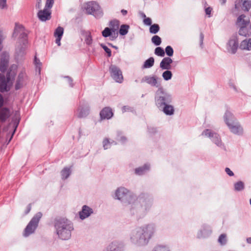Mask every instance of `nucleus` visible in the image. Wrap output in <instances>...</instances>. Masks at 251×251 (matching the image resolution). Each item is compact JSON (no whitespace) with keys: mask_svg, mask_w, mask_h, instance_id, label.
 Instances as JSON below:
<instances>
[{"mask_svg":"<svg viewBox=\"0 0 251 251\" xmlns=\"http://www.w3.org/2000/svg\"><path fill=\"white\" fill-rule=\"evenodd\" d=\"M55 227L57 234L63 240H67L71 236V231L73 230L72 224L65 218H59L55 220Z\"/></svg>","mask_w":251,"mask_h":251,"instance_id":"nucleus-1","label":"nucleus"},{"mask_svg":"<svg viewBox=\"0 0 251 251\" xmlns=\"http://www.w3.org/2000/svg\"><path fill=\"white\" fill-rule=\"evenodd\" d=\"M224 119L226 125L232 133L238 135L243 134V127L231 112L226 110L224 116Z\"/></svg>","mask_w":251,"mask_h":251,"instance_id":"nucleus-2","label":"nucleus"},{"mask_svg":"<svg viewBox=\"0 0 251 251\" xmlns=\"http://www.w3.org/2000/svg\"><path fill=\"white\" fill-rule=\"evenodd\" d=\"M15 75L16 73L15 72H12L11 71L8 73L6 79L3 75L0 74V91L1 92H3L9 90Z\"/></svg>","mask_w":251,"mask_h":251,"instance_id":"nucleus-3","label":"nucleus"},{"mask_svg":"<svg viewBox=\"0 0 251 251\" xmlns=\"http://www.w3.org/2000/svg\"><path fill=\"white\" fill-rule=\"evenodd\" d=\"M42 216V214L38 212L33 217L25 229L24 236L27 237L34 232Z\"/></svg>","mask_w":251,"mask_h":251,"instance_id":"nucleus-4","label":"nucleus"},{"mask_svg":"<svg viewBox=\"0 0 251 251\" xmlns=\"http://www.w3.org/2000/svg\"><path fill=\"white\" fill-rule=\"evenodd\" d=\"M202 135L209 138L218 147L225 150H226L224 144L222 142L221 137L218 133L213 132L211 129H207L202 132Z\"/></svg>","mask_w":251,"mask_h":251,"instance_id":"nucleus-5","label":"nucleus"},{"mask_svg":"<svg viewBox=\"0 0 251 251\" xmlns=\"http://www.w3.org/2000/svg\"><path fill=\"white\" fill-rule=\"evenodd\" d=\"M109 72L111 76L116 82L121 83L123 82L124 77L121 70L115 65H111L109 67Z\"/></svg>","mask_w":251,"mask_h":251,"instance_id":"nucleus-6","label":"nucleus"},{"mask_svg":"<svg viewBox=\"0 0 251 251\" xmlns=\"http://www.w3.org/2000/svg\"><path fill=\"white\" fill-rule=\"evenodd\" d=\"M26 36V34L24 32V29L23 26L16 24L13 33V37H19L20 38V42H23V44L25 45L27 42Z\"/></svg>","mask_w":251,"mask_h":251,"instance_id":"nucleus-7","label":"nucleus"},{"mask_svg":"<svg viewBox=\"0 0 251 251\" xmlns=\"http://www.w3.org/2000/svg\"><path fill=\"white\" fill-rule=\"evenodd\" d=\"M211 227L206 225H203L201 229L198 232L197 237L199 238H206L208 237L211 233Z\"/></svg>","mask_w":251,"mask_h":251,"instance_id":"nucleus-8","label":"nucleus"},{"mask_svg":"<svg viewBox=\"0 0 251 251\" xmlns=\"http://www.w3.org/2000/svg\"><path fill=\"white\" fill-rule=\"evenodd\" d=\"M152 234V230L151 227H146L143 228L142 231L138 232V235L140 236V240H143L146 243L147 240L150 239Z\"/></svg>","mask_w":251,"mask_h":251,"instance_id":"nucleus-9","label":"nucleus"},{"mask_svg":"<svg viewBox=\"0 0 251 251\" xmlns=\"http://www.w3.org/2000/svg\"><path fill=\"white\" fill-rule=\"evenodd\" d=\"M37 16L40 20L43 22L46 21L51 18V11L50 9L44 8L43 10L39 11Z\"/></svg>","mask_w":251,"mask_h":251,"instance_id":"nucleus-10","label":"nucleus"},{"mask_svg":"<svg viewBox=\"0 0 251 251\" xmlns=\"http://www.w3.org/2000/svg\"><path fill=\"white\" fill-rule=\"evenodd\" d=\"M9 61V55L7 53L4 52L0 56V70L1 72H4L8 66Z\"/></svg>","mask_w":251,"mask_h":251,"instance_id":"nucleus-11","label":"nucleus"},{"mask_svg":"<svg viewBox=\"0 0 251 251\" xmlns=\"http://www.w3.org/2000/svg\"><path fill=\"white\" fill-rule=\"evenodd\" d=\"M160 107L166 104H169L172 102V97L167 93H162L159 97Z\"/></svg>","mask_w":251,"mask_h":251,"instance_id":"nucleus-12","label":"nucleus"},{"mask_svg":"<svg viewBox=\"0 0 251 251\" xmlns=\"http://www.w3.org/2000/svg\"><path fill=\"white\" fill-rule=\"evenodd\" d=\"M238 47L237 40L235 37H232L228 42V50H230L232 53H235Z\"/></svg>","mask_w":251,"mask_h":251,"instance_id":"nucleus-13","label":"nucleus"},{"mask_svg":"<svg viewBox=\"0 0 251 251\" xmlns=\"http://www.w3.org/2000/svg\"><path fill=\"white\" fill-rule=\"evenodd\" d=\"M120 26V22L118 20H113L110 22L109 24V28L111 30L114 35V38H116L118 35V29Z\"/></svg>","mask_w":251,"mask_h":251,"instance_id":"nucleus-14","label":"nucleus"},{"mask_svg":"<svg viewBox=\"0 0 251 251\" xmlns=\"http://www.w3.org/2000/svg\"><path fill=\"white\" fill-rule=\"evenodd\" d=\"M113 115L111 108L106 107L103 108L100 112V116L101 119H109Z\"/></svg>","mask_w":251,"mask_h":251,"instance_id":"nucleus-15","label":"nucleus"},{"mask_svg":"<svg viewBox=\"0 0 251 251\" xmlns=\"http://www.w3.org/2000/svg\"><path fill=\"white\" fill-rule=\"evenodd\" d=\"M238 6H242L244 11H248L251 7V0H239L238 4H235V7L238 9Z\"/></svg>","mask_w":251,"mask_h":251,"instance_id":"nucleus-16","label":"nucleus"},{"mask_svg":"<svg viewBox=\"0 0 251 251\" xmlns=\"http://www.w3.org/2000/svg\"><path fill=\"white\" fill-rule=\"evenodd\" d=\"M172 59L169 57L164 58L160 63V67L163 70H170L172 69L171 64Z\"/></svg>","mask_w":251,"mask_h":251,"instance_id":"nucleus-17","label":"nucleus"},{"mask_svg":"<svg viewBox=\"0 0 251 251\" xmlns=\"http://www.w3.org/2000/svg\"><path fill=\"white\" fill-rule=\"evenodd\" d=\"M26 76L25 71H22L18 75V79L15 85L16 89L21 88L25 84Z\"/></svg>","mask_w":251,"mask_h":251,"instance_id":"nucleus-18","label":"nucleus"},{"mask_svg":"<svg viewBox=\"0 0 251 251\" xmlns=\"http://www.w3.org/2000/svg\"><path fill=\"white\" fill-rule=\"evenodd\" d=\"M93 213L92 209L89 207L84 205L82 207V210L79 212V216L82 220L88 217Z\"/></svg>","mask_w":251,"mask_h":251,"instance_id":"nucleus-19","label":"nucleus"},{"mask_svg":"<svg viewBox=\"0 0 251 251\" xmlns=\"http://www.w3.org/2000/svg\"><path fill=\"white\" fill-rule=\"evenodd\" d=\"M64 32V29L61 26H58L56 29L54 33V36L56 38L55 42L58 45L60 46V40Z\"/></svg>","mask_w":251,"mask_h":251,"instance_id":"nucleus-20","label":"nucleus"},{"mask_svg":"<svg viewBox=\"0 0 251 251\" xmlns=\"http://www.w3.org/2000/svg\"><path fill=\"white\" fill-rule=\"evenodd\" d=\"M163 113L168 116H172L174 114L175 109L173 105L169 104L160 107Z\"/></svg>","mask_w":251,"mask_h":251,"instance_id":"nucleus-21","label":"nucleus"},{"mask_svg":"<svg viewBox=\"0 0 251 251\" xmlns=\"http://www.w3.org/2000/svg\"><path fill=\"white\" fill-rule=\"evenodd\" d=\"M239 48L242 50H251V38L243 40L240 43Z\"/></svg>","mask_w":251,"mask_h":251,"instance_id":"nucleus-22","label":"nucleus"},{"mask_svg":"<svg viewBox=\"0 0 251 251\" xmlns=\"http://www.w3.org/2000/svg\"><path fill=\"white\" fill-rule=\"evenodd\" d=\"M249 22V19L247 18L245 15H241L237 18V25L240 27H246Z\"/></svg>","mask_w":251,"mask_h":251,"instance_id":"nucleus-23","label":"nucleus"},{"mask_svg":"<svg viewBox=\"0 0 251 251\" xmlns=\"http://www.w3.org/2000/svg\"><path fill=\"white\" fill-rule=\"evenodd\" d=\"M128 190L123 187L118 188L116 192V196L117 199L121 200L124 198L127 194Z\"/></svg>","mask_w":251,"mask_h":251,"instance_id":"nucleus-24","label":"nucleus"},{"mask_svg":"<svg viewBox=\"0 0 251 251\" xmlns=\"http://www.w3.org/2000/svg\"><path fill=\"white\" fill-rule=\"evenodd\" d=\"M10 116L9 110L6 108H3L0 111V120L4 122Z\"/></svg>","mask_w":251,"mask_h":251,"instance_id":"nucleus-25","label":"nucleus"},{"mask_svg":"<svg viewBox=\"0 0 251 251\" xmlns=\"http://www.w3.org/2000/svg\"><path fill=\"white\" fill-rule=\"evenodd\" d=\"M150 169L149 165L145 164L142 167L136 168L135 170V173L137 175H142L144 174Z\"/></svg>","mask_w":251,"mask_h":251,"instance_id":"nucleus-26","label":"nucleus"},{"mask_svg":"<svg viewBox=\"0 0 251 251\" xmlns=\"http://www.w3.org/2000/svg\"><path fill=\"white\" fill-rule=\"evenodd\" d=\"M142 81L153 86L157 83L155 77L151 76H145L142 79Z\"/></svg>","mask_w":251,"mask_h":251,"instance_id":"nucleus-27","label":"nucleus"},{"mask_svg":"<svg viewBox=\"0 0 251 251\" xmlns=\"http://www.w3.org/2000/svg\"><path fill=\"white\" fill-rule=\"evenodd\" d=\"M218 242L222 246H225L227 242L226 234L225 233L221 234L218 238Z\"/></svg>","mask_w":251,"mask_h":251,"instance_id":"nucleus-28","label":"nucleus"},{"mask_svg":"<svg viewBox=\"0 0 251 251\" xmlns=\"http://www.w3.org/2000/svg\"><path fill=\"white\" fill-rule=\"evenodd\" d=\"M154 58L153 57H150L145 62L143 66V68H149L152 67L154 64Z\"/></svg>","mask_w":251,"mask_h":251,"instance_id":"nucleus-29","label":"nucleus"},{"mask_svg":"<svg viewBox=\"0 0 251 251\" xmlns=\"http://www.w3.org/2000/svg\"><path fill=\"white\" fill-rule=\"evenodd\" d=\"M113 32L111 31V30L109 27H106L102 32V35L104 37H107L110 36H111L113 39H115L114 38Z\"/></svg>","mask_w":251,"mask_h":251,"instance_id":"nucleus-30","label":"nucleus"},{"mask_svg":"<svg viewBox=\"0 0 251 251\" xmlns=\"http://www.w3.org/2000/svg\"><path fill=\"white\" fill-rule=\"evenodd\" d=\"M61 176L63 179L67 178L71 174L70 168H64L61 171Z\"/></svg>","mask_w":251,"mask_h":251,"instance_id":"nucleus-31","label":"nucleus"},{"mask_svg":"<svg viewBox=\"0 0 251 251\" xmlns=\"http://www.w3.org/2000/svg\"><path fill=\"white\" fill-rule=\"evenodd\" d=\"M244 189V184L241 181H239L234 184V189L235 191H240Z\"/></svg>","mask_w":251,"mask_h":251,"instance_id":"nucleus-32","label":"nucleus"},{"mask_svg":"<svg viewBox=\"0 0 251 251\" xmlns=\"http://www.w3.org/2000/svg\"><path fill=\"white\" fill-rule=\"evenodd\" d=\"M162 76L164 80H169L171 79L172 77V73L169 70H166L162 74Z\"/></svg>","mask_w":251,"mask_h":251,"instance_id":"nucleus-33","label":"nucleus"},{"mask_svg":"<svg viewBox=\"0 0 251 251\" xmlns=\"http://www.w3.org/2000/svg\"><path fill=\"white\" fill-rule=\"evenodd\" d=\"M128 25H122L119 30L120 34L122 35H126L128 32Z\"/></svg>","mask_w":251,"mask_h":251,"instance_id":"nucleus-34","label":"nucleus"},{"mask_svg":"<svg viewBox=\"0 0 251 251\" xmlns=\"http://www.w3.org/2000/svg\"><path fill=\"white\" fill-rule=\"evenodd\" d=\"M88 114V111L85 109H78L77 117L79 118L86 117Z\"/></svg>","mask_w":251,"mask_h":251,"instance_id":"nucleus-35","label":"nucleus"},{"mask_svg":"<svg viewBox=\"0 0 251 251\" xmlns=\"http://www.w3.org/2000/svg\"><path fill=\"white\" fill-rule=\"evenodd\" d=\"M248 34V30L246 27H240L239 30V34L241 36H246Z\"/></svg>","mask_w":251,"mask_h":251,"instance_id":"nucleus-36","label":"nucleus"},{"mask_svg":"<svg viewBox=\"0 0 251 251\" xmlns=\"http://www.w3.org/2000/svg\"><path fill=\"white\" fill-rule=\"evenodd\" d=\"M165 52L168 56H172L174 53V50L170 46H168L165 48Z\"/></svg>","mask_w":251,"mask_h":251,"instance_id":"nucleus-37","label":"nucleus"},{"mask_svg":"<svg viewBox=\"0 0 251 251\" xmlns=\"http://www.w3.org/2000/svg\"><path fill=\"white\" fill-rule=\"evenodd\" d=\"M103 147L105 150L110 148L111 143L107 138H105L103 141Z\"/></svg>","mask_w":251,"mask_h":251,"instance_id":"nucleus-38","label":"nucleus"},{"mask_svg":"<svg viewBox=\"0 0 251 251\" xmlns=\"http://www.w3.org/2000/svg\"><path fill=\"white\" fill-rule=\"evenodd\" d=\"M158 251H170L169 247L166 245H158Z\"/></svg>","mask_w":251,"mask_h":251,"instance_id":"nucleus-39","label":"nucleus"},{"mask_svg":"<svg viewBox=\"0 0 251 251\" xmlns=\"http://www.w3.org/2000/svg\"><path fill=\"white\" fill-rule=\"evenodd\" d=\"M54 0H47L45 5V9H50L53 6Z\"/></svg>","mask_w":251,"mask_h":251,"instance_id":"nucleus-40","label":"nucleus"},{"mask_svg":"<svg viewBox=\"0 0 251 251\" xmlns=\"http://www.w3.org/2000/svg\"><path fill=\"white\" fill-rule=\"evenodd\" d=\"M7 0H0V8L1 9H6L8 7L6 3Z\"/></svg>","mask_w":251,"mask_h":251,"instance_id":"nucleus-41","label":"nucleus"},{"mask_svg":"<svg viewBox=\"0 0 251 251\" xmlns=\"http://www.w3.org/2000/svg\"><path fill=\"white\" fill-rule=\"evenodd\" d=\"M85 42L88 45H90L92 44V37L90 34H89L86 36Z\"/></svg>","mask_w":251,"mask_h":251,"instance_id":"nucleus-42","label":"nucleus"},{"mask_svg":"<svg viewBox=\"0 0 251 251\" xmlns=\"http://www.w3.org/2000/svg\"><path fill=\"white\" fill-rule=\"evenodd\" d=\"M150 30L151 33H156L157 32V24L152 25L150 27Z\"/></svg>","mask_w":251,"mask_h":251,"instance_id":"nucleus-43","label":"nucleus"},{"mask_svg":"<svg viewBox=\"0 0 251 251\" xmlns=\"http://www.w3.org/2000/svg\"><path fill=\"white\" fill-rule=\"evenodd\" d=\"M165 55V51L164 50L161 48L158 47V56H164Z\"/></svg>","mask_w":251,"mask_h":251,"instance_id":"nucleus-44","label":"nucleus"},{"mask_svg":"<svg viewBox=\"0 0 251 251\" xmlns=\"http://www.w3.org/2000/svg\"><path fill=\"white\" fill-rule=\"evenodd\" d=\"M144 23L147 25H150L151 24V20L150 18H146L144 19Z\"/></svg>","mask_w":251,"mask_h":251,"instance_id":"nucleus-45","label":"nucleus"},{"mask_svg":"<svg viewBox=\"0 0 251 251\" xmlns=\"http://www.w3.org/2000/svg\"><path fill=\"white\" fill-rule=\"evenodd\" d=\"M203 39L204 35L202 32H201L200 35V45L201 48H202Z\"/></svg>","mask_w":251,"mask_h":251,"instance_id":"nucleus-46","label":"nucleus"},{"mask_svg":"<svg viewBox=\"0 0 251 251\" xmlns=\"http://www.w3.org/2000/svg\"><path fill=\"white\" fill-rule=\"evenodd\" d=\"M103 49L105 50V51L108 54V56L109 57L111 56V51L110 49H109L108 47H107L105 46H103Z\"/></svg>","mask_w":251,"mask_h":251,"instance_id":"nucleus-47","label":"nucleus"},{"mask_svg":"<svg viewBox=\"0 0 251 251\" xmlns=\"http://www.w3.org/2000/svg\"><path fill=\"white\" fill-rule=\"evenodd\" d=\"M212 9L210 7H207L205 9V13L206 15H208L209 17H211V12L212 11Z\"/></svg>","mask_w":251,"mask_h":251,"instance_id":"nucleus-48","label":"nucleus"},{"mask_svg":"<svg viewBox=\"0 0 251 251\" xmlns=\"http://www.w3.org/2000/svg\"><path fill=\"white\" fill-rule=\"evenodd\" d=\"M225 171L226 173V174L230 176H233L234 175V173H233V172L231 171L230 169L228 168H226L225 169Z\"/></svg>","mask_w":251,"mask_h":251,"instance_id":"nucleus-49","label":"nucleus"},{"mask_svg":"<svg viewBox=\"0 0 251 251\" xmlns=\"http://www.w3.org/2000/svg\"><path fill=\"white\" fill-rule=\"evenodd\" d=\"M42 0H37V3L36 4V7L38 9H40L41 7Z\"/></svg>","mask_w":251,"mask_h":251,"instance_id":"nucleus-50","label":"nucleus"},{"mask_svg":"<svg viewBox=\"0 0 251 251\" xmlns=\"http://www.w3.org/2000/svg\"><path fill=\"white\" fill-rule=\"evenodd\" d=\"M3 40V36L1 31H0V50L2 49V41Z\"/></svg>","mask_w":251,"mask_h":251,"instance_id":"nucleus-51","label":"nucleus"},{"mask_svg":"<svg viewBox=\"0 0 251 251\" xmlns=\"http://www.w3.org/2000/svg\"><path fill=\"white\" fill-rule=\"evenodd\" d=\"M152 42L157 45V35H154L152 38Z\"/></svg>","mask_w":251,"mask_h":251,"instance_id":"nucleus-52","label":"nucleus"},{"mask_svg":"<svg viewBox=\"0 0 251 251\" xmlns=\"http://www.w3.org/2000/svg\"><path fill=\"white\" fill-rule=\"evenodd\" d=\"M3 103V99L2 95L0 94V108L2 106Z\"/></svg>","mask_w":251,"mask_h":251,"instance_id":"nucleus-53","label":"nucleus"},{"mask_svg":"<svg viewBox=\"0 0 251 251\" xmlns=\"http://www.w3.org/2000/svg\"><path fill=\"white\" fill-rule=\"evenodd\" d=\"M121 13H122L123 15L125 16L126 15L127 12V11L126 10L122 9L121 10Z\"/></svg>","mask_w":251,"mask_h":251,"instance_id":"nucleus-54","label":"nucleus"},{"mask_svg":"<svg viewBox=\"0 0 251 251\" xmlns=\"http://www.w3.org/2000/svg\"><path fill=\"white\" fill-rule=\"evenodd\" d=\"M31 205L30 204H29L27 206V211L25 212V214H27L31 210Z\"/></svg>","mask_w":251,"mask_h":251,"instance_id":"nucleus-55","label":"nucleus"},{"mask_svg":"<svg viewBox=\"0 0 251 251\" xmlns=\"http://www.w3.org/2000/svg\"><path fill=\"white\" fill-rule=\"evenodd\" d=\"M247 242L248 244H251V237H248L246 239Z\"/></svg>","mask_w":251,"mask_h":251,"instance_id":"nucleus-56","label":"nucleus"},{"mask_svg":"<svg viewBox=\"0 0 251 251\" xmlns=\"http://www.w3.org/2000/svg\"><path fill=\"white\" fill-rule=\"evenodd\" d=\"M161 43V39L158 36V46H159Z\"/></svg>","mask_w":251,"mask_h":251,"instance_id":"nucleus-57","label":"nucleus"},{"mask_svg":"<svg viewBox=\"0 0 251 251\" xmlns=\"http://www.w3.org/2000/svg\"><path fill=\"white\" fill-rule=\"evenodd\" d=\"M35 62L36 64L39 63V60H37L36 58H35Z\"/></svg>","mask_w":251,"mask_h":251,"instance_id":"nucleus-58","label":"nucleus"},{"mask_svg":"<svg viewBox=\"0 0 251 251\" xmlns=\"http://www.w3.org/2000/svg\"><path fill=\"white\" fill-rule=\"evenodd\" d=\"M221 0V3L222 4H224L226 2V0Z\"/></svg>","mask_w":251,"mask_h":251,"instance_id":"nucleus-59","label":"nucleus"},{"mask_svg":"<svg viewBox=\"0 0 251 251\" xmlns=\"http://www.w3.org/2000/svg\"><path fill=\"white\" fill-rule=\"evenodd\" d=\"M141 15H142V17L144 18V19L147 18L146 16V15L144 13H142L141 14Z\"/></svg>","mask_w":251,"mask_h":251,"instance_id":"nucleus-60","label":"nucleus"},{"mask_svg":"<svg viewBox=\"0 0 251 251\" xmlns=\"http://www.w3.org/2000/svg\"><path fill=\"white\" fill-rule=\"evenodd\" d=\"M154 53L155 54H157V48L155 49L154 50Z\"/></svg>","mask_w":251,"mask_h":251,"instance_id":"nucleus-61","label":"nucleus"},{"mask_svg":"<svg viewBox=\"0 0 251 251\" xmlns=\"http://www.w3.org/2000/svg\"><path fill=\"white\" fill-rule=\"evenodd\" d=\"M15 130V129L14 130V131H13V133H12V136H11V138H10V140L12 138V136H13V134H14V133Z\"/></svg>","mask_w":251,"mask_h":251,"instance_id":"nucleus-62","label":"nucleus"},{"mask_svg":"<svg viewBox=\"0 0 251 251\" xmlns=\"http://www.w3.org/2000/svg\"><path fill=\"white\" fill-rule=\"evenodd\" d=\"M233 89H234L235 90H236V88L235 86H233Z\"/></svg>","mask_w":251,"mask_h":251,"instance_id":"nucleus-63","label":"nucleus"},{"mask_svg":"<svg viewBox=\"0 0 251 251\" xmlns=\"http://www.w3.org/2000/svg\"><path fill=\"white\" fill-rule=\"evenodd\" d=\"M14 68L15 69H16V66H12V68Z\"/></svg>","mask_w":251,"mask_h":251,"instance_id":"nucleus-64","label":"nucleus"}]
</instances>
